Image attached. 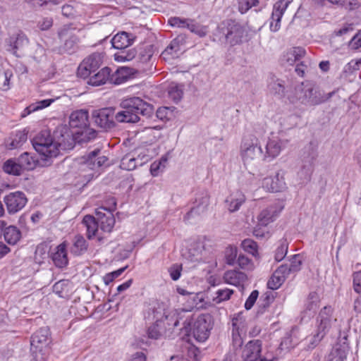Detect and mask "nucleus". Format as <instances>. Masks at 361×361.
<instances>
[{"instance_id":"6e6552de","label":"nucleus","mask_w":361,"mask_h":361,"mask_svg":"<svg viewBox=\"0 0 361 361\" xmlns=\"http://www.w3.org/2000/svg\"><path fill=\"white\" fill-rule=\"evenodd\" d=\"M247 328L246 317L243 312L233 314L232 317L231 337L232 343L230 349L233 350L235 356L237 352L240 351V347L243 345V337L245 335Z\"/></svg>"},{"instance_id":"c756f323","label":"nucleus","mask_w":361,"mask_h":361,"mask_svg":"<svg viewBox=\"0 0 361 361\" xmlns=\"http://www.w3.org/2000/svg\"><path fill=\"white\" fill-rule=\"evenodd\" d=\"M27 139V131L26 130H18L11 134L6 141L8 149H12L21 146Z\"/></svg>"},{"instance_id":"680f3d73","label":"nucleus","mask_w":361,"mask_h":361,"mask_svg":"<svg viewBox=\"0 0 361 361\" xmlns=\"http://www.w3.org/2000/svg\"><path fill=\"white\" fill-rule=\"evenodd\" d=\"M152 56V50L150 49H144L140 51L138 56V59L140 62L145 63L148 62L151 59Z\"/></svg>"},{"instance_id":"0e129e2a","label":"nucleus","mask_w":361,"mask_h":361,"mask_svg":"<svg viewBox=\"0 0 361 361\" xmlns=\"http://www.w3.org/2000/svg\"><path fill=\"white\" fill-rule=\"evenodd\" d=\"M274 272L279 274L280 276H283L285 280L289 274H293V272L289 270V265L288 264L281 265Z\"/></svg>"},{"instance_id":"20e7f679","label":"nucleus","mask_w":361,"mask_h":361,"mask_svg":"<svg viewBox=\"0 0 361 361\" xmlns=\"http://www.w3.org/2000/svg\"><path fill=\"white\" fill-rule=\"evenodd\" d=\"M89 115L86 110L73 111L69 117V126L71 128L77 129L70 133L75 135L78 142H87L97 137V132L89 127Z\"/></svg>"},{"instance_id":"4d7b16f0","label":"nucleus","mask_w":361,"mask_h":361,"mask_svg":"<svg viewBox=\"0 0 361 361\" xmlns=\"http://www.w3.org/2000/svg\"><path fill=\"white\" fill-rule=\"evenodd\" d=\"M242 247L246 252L252 255H254L257 251V243L251 239H245L242 242Z\"/></svg>"},{"instance_id":"4c0bfd02","label":"nucleus","mask_w":361,"mask_h":361,"mask_svg":"<svg viewBox=\"0 0 361 361\" xmlns=\"http://www.w3.org/2000/svg\"><path fill=\"white\" fill-rule=\"evenodd\" d=\"M128 79V72L126 68H118L114 73H110V83L120 85L125 82Z\"/></svg>"},{"instance_id":"7c9ffc66","label":"nucleus","mask_w":361,"mask_h":361,"mask_svg":"<svg viewBox=\"0 0 361 361\" xmlns=\"http://www.w3.org/2000/svg\"><path fill=\"white\" fill-rule=\"evenodd\" d=\"M305 55V50L302 47H294L287 51L283 56V61L293 66Z\"/></svg>"},{"instance_id":"c85d7f7f","label":"nucleus","mask_w":361,"mask_h":361,"mask_svg":"<svg viewBox=\"0 0 361 361\" xmlns=\"http://www.w3.org/2000/svg\"><path fill=\"white\" fill-rule=\"evenodd\" d=\"M245 195L240 192H237L228 197L225 202L228 211L230 212H235L240 209V206L245 202Z\"/></svg>"},{"instance_id":"052dcab7","label":"nucleus","mask_w":361,"mask_h":361,"mask_svg":"<svg viewBox=\"0 0 361 361\" xmlns=\"http://www.w3.org/2000/svg\"><path fill=\"white\" fill-rule=\"evenodd\" d=\"M270 90L274 94H282L285 87L281 81L276 80L269 85Z\"/></svg>"},{"instance_id":"ddd939ff","label":"nucleus","mask_w":361,"mask_h":361,"mask_svg":"<svg viewBox=\"0 0 361 361\" xmlns=\"http://www.w3.org/2000/svg\"><path fill=\"white\" fill-rule=\"evenodd\" d=\"M318 145L314 142H309L302 149V161L303 163L300 173L303 180L310 179L313 170L314 163L318 156Z\"/></svg>"},{"instance_id":"412c9836","label":"nucleus","mask_w":361,"mask_h":361,"mask_svg":"<svg viewBox=\"0 0 361 361\" xmlns=\"http://www.w3.org/2000/svg\"><path fill=\"white\" fill-rule=\"evenodd\" d=\"M100 228L104 232H111L115 224V218L111 210L102 207L95 212Z\"/></svg>"},{"instance_id":"7ed1b4c3","label":"nucleus","mask_w":361,"mask_h":361,"mask_svg":"<svg viewBox=\"0 0 361 361\" xmlns=\"http://www.w3.org/2000/svg\"><path fill=\"white\" fill-rule=\"evenodd\" d=\"M35 149L44 159L56 157L60 149L66 150L74 146L73 139L66 126H59L54 132V140L47 130L39 132L32 141Z\"/></svg>"},{"instance_id":"b1692460","label":"nucleus","mask_w":361,"mask_h":361,"mask_svg":"<svg viewBox=\"0 0 361 361\" xmlns=\"http://www.w3.org/2000/svg\"><path fill=\"white\" fill-rule=\"evenodd\" d=\"M309 89L310 90L309 105L315 106L322 104L328 101L336 93V91H332L326 94L324 91L319 90L317 87L311 82H309Z\"/></svg>"},{"instance_id":"f257e3e1","label":"nucleus","mask_w":361,"mask_h":361,"mask_svg":"<svg viewBox=\"0 0 361 361\" xmlns=\"http://www.w3.org/2000/svg\"><path fill=\"white\" fill-rule=\"evenodd\" d=\"M121 106L123 110L115 114L112 108L94 110L92 118L98 127L104 130L114 128L115 120L120 123H136L140 120V115L149 118L153 116L152 107L140 97L123 99Z\"/></svg>"},{"instance_id":"423d86ee","label":"nucleus","mask_w":361,"mask_h":361,"mask_svg":"<svg viewBox=\"0 0 361 361\" xmlns=\"http://www.w3.org/2000/svg\"><path fill=\"white\" fill-rule=\"evenodd\" d=\"M145 319L148 321L154 322V324L150 326L147 331L149 338L153 339H158L160 337L166 335L168 332H171V329H166L164 332L160 333L162 326L166 325V321L164 319V303L155 302L152 307L149 308Z\"/></svg>"},{"instance_id":"69168bd1","label":"nucleus","mask_w":361,"mask_h":361,"mask_svg":"<svg viewBox=\"0 0 361 361\" xmlns=\"http://www.w3.org/2000/svg\"><path fill=\"white\" fill-rule=\"evenodd\" d=\"M361 66V59L356 61L349 62L344 68V71L346 73H353V71L358 70Z\"/></svg>"},{"instance_id":"2eb2a0df","label":"nucleus","mask_w":361,"mask_h":361,"mask_svg":"<svg viewBox=\"0 0 361 361\" xmlns=\"http://www.w3.org/2000/svg\"><path fill=\"white\" fill-rule=\"evenodd\" d=\"M283 208V202L281 200H278L277 202L262 210L257 216V227L267 226L270 223L274 221Z\"/></svg>"},{"instance_id":"13d9d810","label":"nucleus","mask_w":361,"mask_h":361,"mask_svg":"<svg viewBox=\"0 0 361 361\" xmlns=\"http://www.w3.org/2000/svg\"><path fill=\"white\" fill-rule=\"evenodd\" d=\"M69 282L66 280H61L56 282L53 286V292L54 293H62L63 292H68V286Z\"/></svg>"},{"instance_id":"2f4dec72","label":"nucleus","mask_w":361,"mask_h":361,"mask_svg":"<svg viewBox=\"0 0 361 361\" xmlns=\"http://www.w3.org/2000/svg\"><path fill=\"white\" fill-rule=\"evenodd\" d=\"M4 237L8 244L14 245L20 240L22 234L17 226L7 225L4 233Z\"/></svg>"},{"instance_id":"f8f14e48","label":"nucleus","mask_w":361,"mask_h":361,"mask_svg":"<svg viewBox=\"0 0 361 361\" xmlns=\"http://www.w3.org/2000/svg\"><path fill=\"white\" fill-rule=\"evenodd\" d=\"M262 341L254 339L248 341L243 348L240 347L239 359L242 361H274V358L262 356Z\"/></svg>"},{"instance_id":"393cba45","label":"nucleus","mask_w":361,"mask_h":361,"mask_svg":"<svg viewBox=\"0 0 361 361\" xmlns=\"http://www.w3.org/2000/svg\"><path fill=\"white\" fill-rule=\"evenodd\" d=\"M247 275L241 271L236 270L227 271L224 276V279L226 283L238 287V290H244V283L247 281Z\"/></svg>"},{"instance_id":"a19ab883","label":"nucleus","mask_w":361,"mask_h":361,"mask_svg":"<svg viewBox=\"0 0 361 361\" xmlns=\"http://www.w3.org/2000/svg\"><path fill=\"white\" fill-rule=\"evenodd\" d=\"M136 54L135 49H121V51L114 54V59L118 62L130 61L135 58Z\"/></svg>"},{"instance_id":"37998d69","label":"nucleus","mask_w":361,"mask_h":361,"mask_svg":"<svg viewBox=\"0 0 361 361\" xmlns=\"http://www.w3.org/2000/svg\"><path fill=\"white\" fill-rule=\"evenodd\" d=\"M18 161L23 171L30 170V169H32L35 166V160L27 152H25V153L22 154L18 157Z\"/></svg>"},{"instance_id":"ea45409f","label":"nucleus","mask_w":361,"mask_h":361,"mask_svg":"<svg viewBox=\"0 0 361 361\" xmlns=\"http://www.w3.org/2000/svg\"><path fill=\"white\" fill-rule=\"evenodd\" d=\"M4 172L13 176H19L23 171L18 161L16 162L13 159L7 160L3 165Z\"/></svg>"},{"instance_id":"603ef678","label":"nucleus","mask_w":361,"mask_h":361,"mask_svg":"<svg viewBox=\"0 0 361 361\" xmlns=\"http://www.w3.org/2000/svg\"><path fill=\"white\" fill-rule=\"evenodd\" d=\"M284 281L283 276H280L274 272L267 282V287L271 290H276L283 284Z\"/></svg>"},{"instance_id":"c03bdc74","label":"nucleus","mask_w":361,"mask_h":361,"mask_svg":"<svg viewBox=\"0 0 361 361\" xmlns=\"http://www.w3.org/2000/svg\"><path fill=\"white\" fill-rule=\"evenodd\" d=\"M168 93L169 97L176 103H178L182 99L183 94V86L171 83L169 87Z\"/></svg>"},{"instance_id":"bb28decb","label":"nucleus","mask_w":361,"mask_h":361,"mask_svg":"<svg viewBox=\"0 0 361 361\" xmlns=\"http://www.w3.org/2000/svg\"><path fill=\"white\" fill-rule=\"evenodd\" d=\"M111 72V68L105 67L99 71L97 73L90 75L89 76L88 84L92 86H99L110 82V73Z\"/></svg>"},{"instance_id":"9b49d317","label":"nucleus","mask_w":361,"mask_h":361,"mask_svg":"<svg viewBox=\"0 0 361 361\" xmlns=\"http://www.w3.org/2000/svg\"><path fill=\"white\" fill-rule=\"evenodd\" d=\"M332 314L333 308L331 306H325L321 310L317 319L319 324L317 333L312 336L310 342L312 348L317 346L329 332L331 329Z\"/></svg>"},{"instance_id":"864d4df0","label":"nucleus","mask_w":361,"mask_h":361,"mask_svg":"<svg viewBox=\"0 0 361 361\" xmlns=\"http://www.w3.org/2000/svg\"><path fill=\"white\" fill-rule=\"evenodd\" d=\"M333 4L343 7L348 10H353L358 7V4L355 0H328Z\"/></svg>"},{"instance_id":"dca6fc26","label":"nucleus","mask_w":361,"mask_h":361,"mask_svg":"<svg viewBox=\"0 0 361 361\" xmlns=\"http://www.w3.org/2000/svg\"><path fill=\"white\" fill-rule=\"evenodd\" d=\"M102 56L99 53H93L86 57L78 68V75L84 78L90 76L102 65Z\"/></svg>"},{"instance_id":"39448f33","label":"nucleus","mask_w":361,"mask_h":361,"mask_svg":"<svg viewBox=\"0 0 361 361\" xmlns=\"http://www.w3.org/2000/svg\"><path fill=\"white\" fill-rule=\"evenodd\" d=\"M51 343V332L48 327L40 328L32 334L30 344L35 361H47Z\"/></svg>"},{"instance_id":"1a4fd4ad","label":"nucleus","mask_w":361,"mask_h":361,"mask_svg":"<svg viewBox=\"0 0 361 361\" xmlns=\"http://www.w3.org/2000/svg\"><path fill=\"white\" fill-rule=\"evenodd\" d=\"M241 156L245 164H250L263 158V151L254 135L245 136L241 143Z\"/></svg>"},{"instance_id":"c9c22d12","label":"nucleus","mask_w":361,"mask_h":361,"mask_svg":"<svg viewBox=\"0 0 361 361\" xmlns=\"http://www.w3.org/2000/svg\"><path fill=\"white\" fill-rule=\"evenodd\" d=\"M88 248V244L83 236L78 235L75 237L71 253L75 256H80L84 254Z\"/></svg>"},{"instance_id":"6ab92c4d","label":"nucleus","mask_w":361,"mask_h":361,"mask_svg":"<svg viewBox=\"0 0 361 361\" xmlns=\"http://www.w3.org/2000/svg\"><path fill=\"white\" fill-rule=\"evenodd\" d=\"M292 1L293 0H279L274 4L270 21V29L272 32H276L280 29L281 19Z\"/></svg>"},{"instance_id":"774afa93","label":"nucleus","mask_w":361,"mask_h":361,"mask_svg":"<svg viewBox=\"0 0 361 361\" xmlns=\"http://www.w3.org/2000/svg\"><path fill=\"white\" fill-rule=\"evenodd\" d=\"M349 46L353 49H357L361 47V33L353 37L350 42Z\"/></svg>"},{"instance_id":"58836bf2","label":"nucleus","mask_w":361,"mask_h":361,"mask_svg":"<svg viewBox=\"0 0 361 361\" xmlns=\"http://www.w3.org/2000/svg\"><path fill=\"white\" fill-rule=\"evenodd\" d=\"M54 100L52 99H43L31 104L23 111V116H25L32 112L42 109L51 105Z\"/></svg>"},{"instance_id":"9d476101","label":"nucleus","mask_w":361,"mask_h":361,"mask_svg":"<svg viewBox=\"0 0 361 361\" xmlns=\"http://www.w3.org/2000/svg\"><path fill=\"white\" fill-rule=\"evenodd\" d=\"M213 318L209 314H201L195 319L188 331L192 332L194 338L200 342L206 341L213 327Z\"/></svg>"},{"instance_id":"49530a36","label":"nucleus","mask_w":361,"mask_h":361,"mask_svg":"<svg viewBox=\"0 0 361 361\" xmlns=\"http://www.w3.org/2000/svg\"><path fill=\"white\" fill-rule=\"evenodd\" d=\"M147 104L152 107L153 116H152L149 118H147L146 116H142L143 118H145L147 120H151V119L154 120L155 118H157L158 119L161 120V121L169 120V114H170L169 108L165 107V106L160 107L157 110L156 114H154V109L153 106L149 103H147Z\"/></svg>"},{"instance_id":"473e14b6","label":"nucleus","mask_w":361,"mask_h":361,"mask_svg":"<svg viewBox=\"0 0 361 361\" xmlns=\"http://www.w3.org/2000/svg\"><path fill=\"white\" fill-rule=\"evenodd\" d=\"M82 224L86 227L87 237L89 239L96 235L99 228V222L97 219V216L94 217L91 215L85 216L82 219Z\"/></svg>"},{"instance_id":"f704fd0d","label":"nucleus","mask_w":361,"mask_h":361,"mask_svg":"<svg viewBox=\"0 0 361 361\" xmlns=\"http://www.w3.org/2000/svg\"><path fill=\"white\" fill-rule=\"evenodd\" d=\"M169 23L173 27H178L181 28L186 27L192 32H197V26L194 23V21L190 19L173 17L169 19Z\"/></svg>"},{"instance_id":"3c124183","label":"nucleus","mask_w":361,"mask_h":361,"mask_svg":"<svg viewBox=\"0 0 361 361\" xmlns=\"http://www.w3.org/2000/svg\"><path fill=\"white\" fill-rule=\"evenodd\" d=\"M302 257L298 254L294 255L290 259L289 270H290L293 274H295L299 271L301 269V266L302 264Z\"/></svg>"},{"instance_id":"0eeeda50","label":"nucleus","mask_w":361,"mask_h":361,"mask_svg":"<svg viewBox=\"0 0 361 361\" xmlns=\"http://www.w3.org/2000/svg\"><path fill=\"white\" fill-rule=\"evenodd\" d=\"M218 33L220 41L230 46H235L243 42L245 29L238 22L229 19L219 25Z\"/></svg>"},{"instance_id":"bf43d9fd","label":"nucleus","mask_w":361,"mask_h":361,"mask_svg":"<svg viewBox=\"0 0 361 361\" xmlns=\"http://www.w3.org/2000/svg\"><path fill=\"white\" fill-rule=\"evenodd\" d=\"M126 268V267H123L116 271L106 274L103 278L105 285H109L114 280V279L118 277L125 271Z\"/></svg>"},{"instance_id":"5701e85b","label":"nucleus","mask_w":361,"mask_h":361,"mask_svg":"<svg viewBox=\"0 0 361 361\" xmlns=\"http://www.w3.org/2000/svg\"><path fill=\"white\" fill-rule=\"evenodd\" d=\"M59 37L63 42V48L67 51H73L78 42V37L73 33V30L69 27H63L59 31Z\"/></svg>"},{"instance_id":"4be33fe9","label":"nucleus","mask_w":361,"mask_h":361,"mask_svg":"<svg viewBox=\"0 0 361 361\" xmlns=\"http://www.w3.org/2000/svg\"><path fill=\"white\" fill-rule=\"evenodd\" d=\"M28 42V39L23 33H18L16 35L10 37L8 39L7 50L19 57L20 54H18V51L21 52L27 46Z\"/></svg>"},{"instance_id":"72a5a7b5","label":"nucleus","mask_w":361,"mask_h":361,"mask_svg":"<svg viewBox=\"0 0 361 361\" xmlns=\"http://www.w3.org/2000/svg\"><path fill=\"white\" fill-rule=\"evenodd\" d=\"M112 46L117 49H124L132 44V39L128 33L123 32L118 33L111 39Z\"/></svg>"},{"instance_id":"79ce46f5","label":"nucleus","mask_w":361,"mask_h":361,"mask_svg":"<svg viewBox=\"0 0 361 361\" xmlns=\"http://www.w3.org/2000/svg\"><path fill=\"white\" fill-rule=\"evenodd\" d=\"M100 152L101 150L99 149H95L87 155L84 156L83 159L85 160L82 163V167L83 169L88 167L91 170H95L97 169V166H93L92 164L97 163V157L100 154Z\"/></svg>"},{"instance_id":"a211bd4d","label":"nucleus","mask_w":361,"mask_h":361,"mask_svg":"<svg viewBox=\"0 0 361 361\" xmlns=\"http://www.w3.org/2000/svg\"><path fill=\"white\" fill-rule=\"evenodd\" d=\"M286 143L287 140L276 137L269 138L265 147V152H263V160L270 161L277 157Z\"/></svg>"},{"instance_id":"8fccbe9b","label":"nucleus","mask_w":361,"mask_h":361,"mask_svg":"<svg viewBox=\"0 0 361 361\" xmlns=\"http://www.w3.org/2000/svg\"><path fill=\"white\" fill-rule=\"evenodd\" d=\"M346 357L347 353L345 349L336 348L329 353L326 361H343Z\"/></svg>"},{"instance_id":"338daca9","label":"nucleus","mask_w":361,"mask_h":361,"mask_svg":"<svg viewBox=\"0 0 361 361\" xmlns=\"http://www.w3.org/2000/svg\"><path fill=\"white\" fill-rule=\"evenodd\" d=\"M354 30L353 24H345L343 27L334 32L336 36H342L353 32Z\"/></svg>"},{"instance_id":"6e6d98bb","label":"nucleus","mask_w":361,"mask_h":361,"mask_svg":"<svg viewBox=\"0 0 361 361\" xmlns=\"http://www.w3.org/2000/svg\"><path fill=\"white\" fill-rule=\"evenodd\" d=\"M238 264L241 269L245 270H252L253 269V263L251 259L245 255H239L238 258Z\"/></svg>"},{"instance_id":"f3484780","label":"nucleus","mask_w":361,"mask_h":361,"mask_svg":"<svg viewBox=\"0 0 361 361\" xmlns=\"http://www.w3.org/2000/svg\"><path fill=\"white\" fill-rule=\"evenodd\" d=\"M285 171L279 170L274 176L263 178L262 185L264 188L271 192H280L287 189L285 181Z\"/></svg>"},{"instance_id":"aec40b11","label":"nucleus","mask_w":361,"mask_h":361,"mask_svg":"<svg viewBox=\"0 0 361 361\" xmlns=\"http://www.w3.org/2000/svg\"><path fill=\"white\" fill-rule=\"evenodd\" d=\"M310 93L309 82H302L295 87L294 91L288 96V99L294 104L309 105Z\"/></svg>"},{"instance_id":"f03ea898","label":"nucleus","mask_w":361,"mask_h":361,"mask_svg":"<svg viewBox=\"0 0 361 361\" xmlns=\"http://www.w3.org/2000/svg\"><path fill=\"white\" fill-rule=\"evenodd\" d=\"M186 302L184 308L178 310H168L164 304V319L166 325L162 326L159 334L164 332L166 329L172 331L175 327L182 324L183 329L185 331L190 329L192 315L191 311L193 309H206L210 306L221 302L222 300L230 299L231 295H217L216 297L210 298L209 295H183Z\"/></svg>"},{"instance_id":"a878e982","label":"nucleus","mask_w":361,"mask_h":361,"mask_svg":"<svg viewBox=\"0 0 361 361\" xmlns=\"http://www.w3.org/2000/svg\"><path fill=\"white\" fill-rule=\"evenodd\" d=\"M66 247V243L63 242L56 246L51 253V259L54 265L58 268H64L68 264Z\"/></svg>"},{"instance_id":"cd10ccee","label":"nucleus","mask_w":361,"mask_h":361,"mask_svg":"<svg viewBox=\"0 0 361 361\" xmlns=\"http://www.w3.org/2000/svg\"><path fill=\"white\" fill-rule=\"evenodd\" d=\"M180 42V39L178 38L173 39L161 53V57L164 60H171L179 57L180 54L182 53Z\"/></svg>"},{"instance_id":"09e8293b","label":"nucleus","mask_w":361,"mask_h":361,"mask_svg":"<svg viewBox=\"0 0 361 361\" xmlns=\"http://www.w3.org/2000/svg\"><path fill=\"white\" fill-rule=\"evenodd\" d=\"M259 4V0H238V11L244 14L252 7Z\"/></svg>"},{"instance_id":"a18cd8bd","label":"nucleus","mask_w":361,"mask_h":361,"mask_svg":"<svg viewBox=\"0 0 361 361\" xmlns=\"http://www.w3.org/2000/svg\"><path fill=\"white\" fill-rule=\"evenodd\" d=\"M288 243L286 239L282 238L279 241V245L275 252V259L277 262L281 261L288 252Z\"/></svg>"},{"instance_id":"5fc2aeb1","label":"nucleus","mask_w":361,"mask_h":361,"mask_svg":"<svg viewBox=\"0 0 361 361\" xmlns=\"http://www.w3.org/2000/svg\"><path fill=\"white\" fill-rule=\"evenodd\" d=\"M237 257V249L235 247L229 246L226 249L225 257L227 264L233 265Z\"/></svg>"},{"instance_id":"de8ad7c7","label":"nucleus","mask_w":361,"mask_h":361,"mask_svg":"<svg viewBox=\"0 0 361 361\" xmlns=\"http://www.w3.org/2000/svg\"><path fill=\"white\" fill-rule=\"evenodd\" d=\"M136 159L130 154L125 155L120 164V167L126 171H131L136 168Z\"/></svg>"},{"instance_id":"e433bc0d","label":"nucleus","mask_w":361,"mask_h":361,"mask_svg":"<svg viewBox=\"0 0 361 361\" xmlns=\"http://www.w3.org/2000/svg\"><path fill=\"white\" fill-rule=\"evenodd\" d=\"M81 6L79 3L72 2L62 6V14L69 18H74L81 15Z\"/></svg>"},{"instance_id":"4468645a","label":"nucleus","mask_w":361,"mask_h":361,"mask_svg":"<svg viewBox=\"0 0 361 361\" xmlns=\"http://www.w3.org/2000/svg\"><path fill=\"white\" fill-rule=\"evenodd\" d=\"M4 202L9 214H14L22 210L27 202L25 194L21 191L10 192L4 197Z\"/></svg>"},{"instance_id":"e2e57ef3","label":"nucleus","mask_w":361,"mask_h":361,"mask_svg":"<svg viewBox=\"0 0 361 361\" xmlns=\"http://www.w3.org/2000/svg\"><path fill=\"white\" fill-rule=\"evenodd\" d=\"M353 288L357 293H361V271L353 274Z\"/></svg>"}]
</instances>
